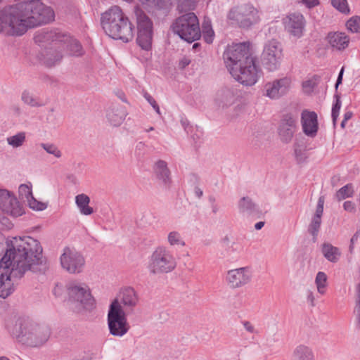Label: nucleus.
I'll list each match as a JSON object with an SVG mask.
<instances>
[{
    "label": "nucleus",
    "instance_id": "f257e3e1",
    "mask_svg": "<svg viewBox=\"0 0 360 360\" xmlns=\"http://www.w3.org/2000/svg\"><path fill=\"white\" fill-rule=\"evenodd\" d=\"M0 259V297L6 298L14 290L15 279L21 278L26 271H41L44 262L40 243L30 236L14 238Z\"/></svg>",
    "mask_w": 360,
    "mask_h": 360
},
{
    "label": "nucleus",
    "instance_id": "f03ea898",
    "mask_svg": "<svg viewBox=\"0 0 360 360\" xmlns=\"http://www.w3.org/2000/svg\"><path fill=\"white\" fill-rule=\"evenodd\" d=\"M53 9L40 0L22 1L0 11V32L9 28L13 36H22L29 29L54 20Z\"/></svg>",
    "mask_w": 360,
    "mask_h": 360
},
{
    "label": "nucleus",
    "instance_id": "7ed1b4c3",
    "mask_svg": "<svg viewBox=\"0 0 360 360\" xmlns=\"http://www.w3.org/2000/svg\"><path fill=\"white\" fill-rule=\"evenodd\" d=\"M223 58L236 80L246 86L257 82L261 71L256 65V58L252 55L250 42L229 46L224 52Z\"/></svg>",
    "mask_w": 360,
    "mask_h": 360
},
{
    "label": "nucleus",
    "instance_id": "20e7f679",
    "mask_svg": "<svg viewBox=\"0 0 360 360\" xmlns=\"http://www.w3.org/2000/svg\"><path fill=\"white\" fill-rule=\"evenodd\" d=\"M8 330L18 342L31 347L44 345L51 334L49 326L25 318H18L14 323L8 325Z\"/></svg>",
    "mask_w": 360,
    "mask_h": 360
},
{
    "label": "nucleus",
    "instance_id": "39448f33",
    "mask_svg": "<svg viewBox=\"0 0 360 360\" xmlns=\"http://www.w3.org/2000/svg\"><path fill=\"white\" fill-rule=\"evenodd\" d=\"M102 27L109 37L129 42L134 37V27L118 6H111L101 15Z\"/></svg>",
    "mask_w": 360,
    "mask_h": 360
},
{
    "label": "nucleus",
    "instance_id": "423d86ee",
    "mask_svg": "<svg viewBox=\"0 0 360 360\" xmlns=\"http://www.w3.org/2000/svg\"><path fill=\"white\" fill-rule=\"evenodd\" d=\"M230 25L242 30L251 29L259 20L258 10L251 4H243L232 7L227 13Z\"/></svg>",
    "mask_w": 360,
    "mask_h": 360
},
{
    "label": "nucleus",
    "instance_id": "0eeeda50",
    "mask_svg": "<svg viewBox=\"0 0 360 360\" xmlns=\"http://www.w3.org/2000/svg\"><path fill=\"white\" fill-rule=\"evenodd\" d=\"M36 43L59 41L63 51L70 56H79L82 54V47L79 41L58 30L43 29L37 32L34 37Z\"/></svg>",
    "mask_w": 360,
    "mask_h": 360
},
{
    "label": "nucleus",
    "instance_id": "6e6552de",
    "mask_svg": "<svg viewBox=\"0 0 360 360\" xmlns=\"http://www.w3.org/2000/svg\"><path fill=\"white\" fill-rule=\"evenodd\" d=\"M176 266V259L172 251L165 246L160 245L148 257L147 269L150 274L158 275L172 271Z\"/></svg>",
    "mask_w": 360,
    "mask_h": 360
},
{
    "label": "nucleus",
    "instance_id": "1a4fd4ad",
    "mask_svg": "<svg viewBox=\"0 0 360 360\" xmlns=\"http://www.w3.org/2000/svg\"><path fill=\"white\" fill-rule=\"evenodd\" d=\"M172 28L174 34L188 43L197 41L201 37L198 19L192 12H188L176 18Z\"/></svg>",
    "mask_w": 360,
    "mask_h": 360
},
{
    "label": "nucleus",
    "instance_id": "9d476101",
    "mask_svg": "<svg viewBox=\"0 0 360 360\" xmlns=\"http://www.w3.org/2000/svg\"><path fill=\"white\" fill-rule=\"evenodd\" d=\"M107 321L109 333L113 336L122 337L130 329L127 314L117 299L114 300L109 306Z\"/></svg>",
    "mask_w": 360,
    "mask_h": 360
},
{
    "label": "nucleus",
    "instance_id": "9b49d317",
    "mask_svg": "<svg viewBox=\"0 0 360 360\" xmlns=\"http://www.w3.org/2000/svg\"><path fill=\"white\" fill-rule=\"evenodd\" d=\"M136 22V43L143 50H149L152 46L153 24L151 19L139 6L134 9Z\"/></svg>",
    "mask_w": 360,
    "mask_h": 360
},
{
    "label": "nucleus",
    "instance_id": "f8f14e48",
    "mask_svg": "<svg viewBox=\"0 0 360 360\" xmlns=\"http://www.w3.org/2000/svg\"><path fill=\"white\" fill-rule=\"evenodd\" d=\"M69 302L75 305L78 311L90 310L95 306V300L89 288L84 283H71L67 287Z\"/></svg>",
    "mask_w": 360,
    "mask_h": 360
},
{
    "label": "nucleus",
    "instance_id": "ddd939ff",
    "mask_svg": "<svg viewBox=\"0 0 360 360\" xmlns=\"http://www.w3.org/2000/svg\"><path fill=\"white\" fill-rule=\"evenodd\" d=\"M282 56V49L279 42L275 39L269 41L264 45L261 56L262 64L268 71H275L280 67Z\"/></svg>",
    "mask_w": 360,
    "mask_h": 360
},
{
    "label": "nucleus",
    "instance_id": "4468645a",
    "mask_svg": "<svg viewBox=\"0 0 360 360\" xmlns=\"http://www.w3.org/2000/svg\"><path fill=\"white\" fill-rule=\"evenodd\" d=\"M60 260L63 269L70 274L82 272L85 265L84 256L76 250L69 247H65L63 249Z\"/></svg>",
    "mask_w": 360,
    "mask_h": 360
},
{
    "label": "nucleus",
    "instance_id": "2eb2a0df",
    "mask_svg": "<svg viewBox=\"0 0 360 360\" xmlns=\"http://www.w3.org/2000/svg\"><path fill=\"white\" fill-rule=\"evenodd\" d=\"M0 209L5 213L17 217L23 213V209L16 197L6 189H0Z\"/></svg>",
    "mask_w": 360,
    "mask_h": 360
},
{
    "label": "nucleus",
    "instance_id": "dca6fc26",
    "mask_svg": "<svg viewBox=\"0 0 360 360\" xmlns=\"http://www.w3.org/2000/svg\"><path fill=\"white\" fill-rule=\"evenodd\" d=\"M39 46H44L45 51L42 53L43 62L47 67H52L60 63L63 58L62 44L59 41L38 43Z\"/></svg>",
    "mask_w": 360,
    "mask_h": 360
},
{
    "label": "nucleus",
    "instance_id": "f3484780",
    "mask_svg": "<svg viewBox=\"0 0 360 360\" xmlns=\"http://www.w3.org/2000/svg\"><path fill=\"white\" fill-rule=\"evenodd\" d=\"M252 278V273L248 267H240L229 270L226 280L232 288H238L248 284Z\"/></svg>",
    "mask_w": 360,
    "mask_h": 360
},
{
    "label": "nucleus",
    "instance_id": "a211bd4d",
    "mask_svg": "<svg viewBox=\"0 0 360 360\" xmlns=\"http://www.w3.org/2000/svg\"><path fill=\"white\" fill-rule=\"evenodd\" d=\"M301 124L303 132L309 137L314 138L319 130L318 116L314 111L304 110L301 113Z\"/></svg>",
    "mask_w": 360,
    "mask_h": 360
},
{
    "label": "nucleus",
    "instance_id": "6ab92c4d",
    "mask_svg": "<svg viewBox=\"0 0 360 360\" xmlns=\"http://www.w3.org/2000/svg\"><path fill=\"white\" fill-rule=\"evenodd\" d=\"M285 30L292 35L300 37L302 34L305 20L300 13H290L283 19Z\"/></svg>",
    "mask_w": 360,
    "mask_h": 360
},
{
    "label": "nucleus",
    "instance_id": "aec40b11",
    "mask_svg": "<svg viewBox=\"0 0 360 360\" xmlns=\"http://www.w3.org/2000/svg\"><path fill=\"white\" fill-rule=\"evenodd\" d=\"M290 82L289 78L283 77L276 79L271 83H267L264 86L266 96L271 98H278L288 92Z\"/></svg>",
    "mask_w": 360,
    "mask_h": 360
},
{
    "label": "nucleus",
    "instance_id": "412c9836",
    "mask_svg": "<svg viewBox=\"0 0 360 360\" xmlns=\"http://www.w3.org/2000/svg\"><path fill=\"white\" fill-rule=\"evenodd\" d=\"M295 130V117L290 113L284 115L278 127V134L281 141L286 143H289L292 140Z\"/></svg>",
    "mask_w": 360,
    "mask_h": 360
},
{
    "label": "nucleus",
    "instance_id": "4be33fe9",
    "mask_svg": "<svg viewBox=\"0 0 360 360\" xmlns=\"http://www.w3.org/2000/svg\"><path fill=\"white\" fill-rule=\"evenodd\" d=\"M153 174L160 184L165 188H170L172 180L171 172L165 160H159L153 165Z\"/></svg>",
    "mask_w": 360,
    "mask_h": 360
},
{
    "label": "nucleus",
    "instance_id": "5701e85b",
    "mask_svg": "<svg viewBox=\"0 0 360 360\" xmlns=\"http://www.w3.org/2000/svg\"><path fill=\"white\" fill-rule=\"evenodd\" d=\"M324 202V197L320 196L318 200L315 214L312 217L311 221L308 227V231L313 236V239L314 241L316 239L321 227V217L323 212Z\"/></svg>",
    "mask_w": 360,
    "mask_h": 360
},
{
    "label": "nucleus",
    "instance_id": "b1692460",
    "mask_svg": "<svg viewBox=\"0 0 360 360\" xmlns=\"http://www.w3.org/2000/svg\"><path fill=\"white\" fill-rule=\"evenodd\" d=\"M120 305L123 306L126 311L131 310L138 302V297L134 288L128 287L122 290L120 293Z\"/></svg>",
    "mask_w": 360,
    "mask_h": 360
},
{
    "label": "nucleus",
    "instance_id": "393cba45",
    "mask_svg": "<svg viewBox=\"0 0 360 360\" xmlns=\"http://www.w3.org/2000/svg\"><path fill=\"white\" fill-rule=\"evenodd\" d=\"M329 44L339 51L345 50L349 45V38L344 32H330L327 36Z\"/></svg>",
    "mask_w": 360,
    "mask_h": 360
},
{
    "label": "nucleus",
    "instance_id": "a878e982",
    "mask_svg": "<svg viewBox=\"0 0 360 360\" xmlns=\"http://www.w3.org/2000/svg\"><path fill=\"white\" fill-rule=\"evenodd\" d=\"M291 360H315V356L311 347L301 344L293 349Z\"/></svg>",
    "mask_w": 360,
    "mask_h": 360
},
{
    "label": "nucleus",
    "instance_id": "bb28decb",
    "mask_svg": "<svg viewBox=\"0 0 360 360\" xmlns=\"http://www.w3.org/2000/svg\"><path fill=\"white\" fill-rule=\"evenodd\" d=\"M239 212L243 214L252 215L259 212L257 205L249 197H243L238 201Z\"/></svg>",
    "mask_w": 360,
    "mask_h": 360
},
{
    "label": "nucleus",
    "instance_id": "cd10ccee",
    "mask_svg": "<svg viewBox=\"0 0 360 360\" xmlns=\"http://www.w3.org/2000/svg\"><path fill=\"white\" fill-rule=\"evenodd\" d=\"M107 119L111 125L117 127L120 125L125 117V112L122 108H110L107 111Z\"/></svg>",
    "mask_w": 360,
    "mask_h": 360
},
{
    "label": "nucleus",
    "instance_id": "c85d7f7f",
    "mask_svg": "<svg viewBox=\"0 0 360 360\" xmlns=\"http://www.w3.org/2000/svg\"><path fill=\"white\" fill-rule=\"evenodd\" d=\"M75 202L82 214L90 215L94 212V209L89 205L90 198L86 194L77 195L75 198Z\"/></svg>",
    "mask_w": 360,
    "mask_h": 360
},
{
    "label": "nucleus",
    "instance_id": "c756f323",
    "mask_svg": "<svg viewBox=\"0 0 360 360\" xmlns=\"http://www.w3.org/2000/svg\"><path fill=\"white\" fill-rule=\"evenodd\" d=\"M323 256L330 262L335 263L340 256V250L329 243H324L322 246Z\"/></svg>",
    "mask_w": 360,
    "mask_h": 360
},
{
    "label": "nucleus",
    "instance_id": "7c9ffc66",
    "mask_svg": "<svg viewBox=\"0 0 360 360\" xmlns=\"http://www.w3.org/2000/svg\"><path fill=\"white\" fill-rule=\"evenodd\" d=\"M233 94L229 89H221L219 90L216 96V101L219 105L227 106L231 105L233 102Z\"/></svg>",
    "mask_w": 360,
    "mask_h": 360
},
{
    "label": "nucleus",
    "instance_id": "2f4dec72",
    "mask_svg": "<svg viewBox=\"0 0 360 360\" xmlns=\"http://www.w3.org/2000/svg\"><path fill=\"white\" fill-rule=\"evenodd\" d=\"M334 102L332 106V110H331V117L333 122V124L335 125L336 124V122L338 120L340 110L341 108L342 105V101H341V97L340 94L338 93H335L333 96Z\"/></svg>",
    "mask_w": 360,
    "mask_h": 360
},
{
    "label": "nucleus",
    "instance_id": "473e14b6",
    "mask_svg": "<svg viewBox=\"0 0 360 360\" xmlns=\"http://www.w3.org/2000/svg\"><path fill=\"white\" fill-rule=\"evenodd\" d=\"M327 279V275L323 271H319L316 276L315 283L316 285L318 292L321 295H323L326 292Z\"/></svg>",
    "mask_w": 360,
    "mask_h": 360
},
{
    "label": "nucleus",
    "instance_id": "72a5a7b5",
    "mask_svg": "<svg viewBox=\"0 0 360 360\" xmlns=\"http://www.w3.org/2000/svg\"><path fill=\"white\" fill-rule=\"evenodd\" d=\"M202 34V37L207 44H210L212 43L214 37V32L212 30L210 22H203Z\"/></svg>",
    "mask_w": 360,
    "mask_h": 360
},
{
    "label": "nucleus",
    "instance_id": "f704fd0d",
    "mask_svg": "<svg viewBox=\"0 0 360 360\" xmlns=\"http://www.w3.org/2000/svg\"><path fill=\"white\" fill-rule=\"evenodd\" d=\"M26 135L25 132H19L15 135L7 138L8 145L13 148H18L23 145L25 141Z\"/></svg>",
    "mask_w": 360,
    "mask_h": 360
},
{
    "label": "nucleus",
    "instance_id": "c9c22d12",
    "mask_svg": "<svg viewBox=\"0 0 360 360\" xmlns=\"http://www.w3.org/2000/svg\"><path fill=\"white\" fill-rule=\"evenodd\" d=\"M354 193L353 186L352 184H348L345 186L340 188L336 193V197L338 200H344L347 198L352 196Z\"/></svg>",
    "mask_w": 360,
    "mask_h": 360
},
{
    "label": "nucleus",
    "instance_id": "e433bc0d",
    "mask_svg": "<svg viewBox=\"0 0 360 360\" xmlns=\"http://www.w3.org/2000/svg\"><path fill=\"white\" fill-rule=\"evenodd\" d=\"M18 193L20 198L22 201L27 202V200L32 195V186L21 184L18 188Z\"/></svg>",
    "mask_w": 360,
    "mask_h": 360
},
{
    "label": "nucleus",
    "instance_id": "4c0bfd02",
    "mask_svg": "<svg viewBox=\"0 0 360 360\" xmlns=\"http://www.w3.org/2000/svg\"><path fill=\"white\" fill-rule=\"evenodd\" d=\"M21 99L25 103L32 107H39L42 105L41 103H40L30 92L27 91H24L22 93Z\"/></svg>",
    "mask_w": 360,
    "mask_h": 360
},
{
    "label": "nucleus",
    "instance_id": "58836bf2",
    "mask_svg": "<svg viewBox=\"0 0 360 360\" xmlns=\"http://www.w3.org/2000/svg\"><path fill=\"white\" fill-rule=\"evenodd\" d=\"M178 3V10L180 12H187L194 10L195 8V2L194 0H180Z\"/></svg>",
    "mask_w": 360,
    "mask_h": 360
},
{
    "label": "nucleus",
    "instance_id": "ea45409f",
    "mask_svg": "<svg viewBox=\"0 0 360 360\" xmlns=\"http://www.w3.org/2000/svg\"><path fill=\"white\" fill-rule=\"evenodd\" d=\"M40 146L44 150H45L46 153L54 155L57 158H59L62 156L61 151L56 145L53 143H40Z\"/></svg>",
    "mask_w": 360,
    "mask_h": 360
},
{
    "label": "nucleus",
    "instance_id": "a19ab883",
    "mask_svg": "<svg viewBox=\"0 0 360 360\" xmlns=\"http://www.w3.org/2000/svg\"><path fill=\"white\" fill-rule=\"evenodd\" d=\"M346 26L353 33L360 32V17L354 16L351 18L347 20Z\"/></svg>",
    "mask_w": 360,
    "mask_h": 360
},
{
    "label": "nucleus",
    "instance_id": "79ce46f5",
    "mask_svg": "<svg viewBox=\"0 0 360 360\" xmlns=\"http://www.w3.org/2000/svg\"><path fill=\"white\" fill-rule=\"evenodd\" d=\"M167 239L170 245H185V242L182 240L180 233L177 231H172L169 233Z\"/></svg>",
    "mask_w": 360,
    "mask_h": 360
},
{
    "label": "nucleus",
    "instance_id": "37998d69",
    "mask_svg": "<svg viewBox=\"0 0 360 360\" xmlns=\"http://www.w3.org/2000/svg\"><path fill=\"white\" fill-rule=\"evenodd\" d=\"M30 207L34 210L42 211L46 208V205L37 200L33 195L27 200Z\"/></svg>",
    "mask_w": 360,
    "mask_h": 360
},
{
    "label": "nucleus",
    "instance_id": "c03bdc74",
    "mask_svg": "<svg viewBox=\"0 0 360 360\" xmlns=\"http://www.w3.org/2000/svg\"><path fill=\"white\" fill-rule=\"evenodd\" d=\"M332 5L340 11L345 13L347 9V0H331Z\"/></svg>",
    "mask_w": 360,
    "mask_h": 360
},
{
    "label": "nucleus",
    "instance_id": "a18cd8bd",
    "mask_svg": "<svg viewBox=\"0 0 360 360\" xmlns=\"http://www.w3.org/2000/svg\"><path fill=\"white\" fill-rule=\"evenodd\" d=\"M143 96L146 100L151 105L155 112L158 114H160L159 105L155 100L147 92L144 93Z\"/></svg>",
    "mask_w": 360,
    "mask_h": 360
},
{
    "label": "nucleus",
    "instance_id": "49530a36",
    "mask_svg": "<svg viewBox=\"0 0 360 360\" xmlns=\"http://www.w3.org/2000/svg\"><path fill=\"white\" fill-rule=\"evenodd\" d=\"M359 236H360V229L359 231H357L354 234V236L352 237V238L350 240V245L349 247V250L350 253H352L354 244L358 241Z\"/></svg>",
    "mask_w": 360,
    "mask_h": 360
},
{
    "label": "nucleus",
    "instance_id": "de8ad7c7",
    "mask_svg": "<svg viewBox=\"0 0 360 360\" xmlns=\"http://www.w3.org/2000/svg\"><path fill=\"white\" fill-rule=\"evenodd\" d=\"M72 360H91V354L89 352L84 351L81 352V354L75 356Z\"/></svg>",
    "mask_w": 360,
    "mask_h": 360
},
{
    "label": "nucleus",
    "instance_id": "09e8293b",
    "mask_svg": "<svg viewBox=\"0 0 360 360\" xmlns=\"http://www.w3.org/2000/svg\"><path fill=\"white\" fill-rule=\"evenodd\" d=\"M343 207L345 211L349 212H354L356 210V205L355 204L349 200L345 201L343 204Z\"/></svg>",
    "mask_w": 360,
    "mask_h": 360
},
{
    "label": "nucleus",
    "instance_id": "8fccbe9b",
    "mask_svg": "<svg viewBox=\"0 0 360 360\" xmlns=\"http://www.w3.org/2000/svg\"><path fill=\"white\" fill-rule=\"evenodd\" d=\"M243 325L245 329L248 332H249L250 333H257L255 329V327L252 326V324L250 321H243Z\"/></svg>",
    "mask_w": 360,
    "mask_h": 360
},
{
    "label": "nucleus",
    "instance_id": "3c124183",
    "mask_svg": "<svg viewBox=\"0 0 360 360\" xmlns=\"http://www.w3.org/2000/svg\"><path fill=\"white\" fill-rule=\"evenodd\" d=\"M316 86V84L315 82H314L312 79H309L307 81L303 82L302 86L303 88H309L311 89H314V87Z\"/></svg>",
    "mask_w": 360,
    "mask_h": 360
},
{
    "label": "nucleus",
    "instance_id": "603ef678",
    "mask_svg": "<svg viewBox=\"0 0 360 360\" xmlns=\"http://www.w3.org/2000/svg\"><path fill=\"white\" fill-rule=\"evenodd\" d=\"M308 8H313L319 4V0H302Z\"/></svg>",
    "mask_w": 360,
    "mask_h": 360
},
{
    "label": "nucleus",
    "instance_id": "864d4df0",
    "mask_svg": "<svg viewBox=\"0 0 360 360\" xmlns=\"http://www.w3.org/2000/svg\"><path fill=\"white\" fill-rule=\"evenodd\" d=\"M200 178L199 176L195 174H191L189 175V181L193 184H198L199 183Z\"/></svg>",
    "mask_w": 360,
    "mask_h": 360
},
{
    "label": "nucleus",
    "instance_id": "5fc2aeb1",
    "mask_svg": "<svg viewBox=\"0 0 360 360\" xmlns=\"http://www.w3.org/2000/svg\"><path fill=\"white\" fill-rule=\"evenodd\" d=\"M194 193L198 198H201L203 195L202 191L198 186L194 188Z\"/></svg>",
    "mask_w": 360,
    "mask_h": 360
},
{
    "label": "nucleus",
    "instance_id": "6e6d98bb",
    "mask_svg": "<svg viewBox=\"0 0 360 360\" xmlns=\"http://www.w3.org/2000/svg\"><path fill=\"white\" fill-rule=\"evenodd\" d=\"M181 124L182 127H184L185 131H187L188 127H189V122L186 118H181Z\"/></svg>",
    "mask_w": 360,
    "mask_h": 360
},
{
    "label": "nucleus",
    "instance_id": "4d7b16f0",
    "mask_svg": "<svg viewBox=\"0 0 360 360\" xmlns=\"http://www.w3.org/2000/svg\"><path fill=\"white\" fill-rule=\"evenodd\" d=\"M352 116H353V112L352 111H350V110L345 111V114H344L343 120H345V121H348L352 117Z\"/></svg>",
    "mask_w": 360,
    "mask_h": 360
},
{
    "label": "nucleus",
    "instance_id": "13d9d810",
    "mask_svg": "<svg viewBox=\"0 0 360 360\" xmlns=\"http://www.w3.org/2000/svg\"><path fill=\"white\" fill-rule=\"evenodd\" d=\"M145 148V143L143 142H139L137 143L136 146V153L138 151L141 152V150H144Z\"/></svg>",
    "mask_w": 360,
    "mask_h": 360
},
{
    "label": "nucleus",
    "instance_id": "bf43d9fd",
    "mask_svg": "<svg viewBox=\"0 0 360 360\" xmlns=\"http://www.w3.org/2000/svg\"><path fill=\"white\" fill-rule=\"evenodd\" d=\"M11 108L17 115H20V114L21 110H20V108L19 107L18 105H11Z\"/></svg>",
    "mask_w": 360,
    "mask_h": 360
},
{
    "label": "nucleus",
    "instance_id": "052dcab7",
    "mask_svg": "<svg viewBox=\"0 0 360 360\" xmlns=\"http://www.w3.org/2000/svg\"><path fill=\"white\" fill-rule=\"evenodd\" d=\"M307 300L311 302V306L314 305V297L311 292L307 296Z\"/></svg>",
    "mask_w": 360,
    "mask_h": 360
},
{
    "label": "nucleus",
    "instance_id": "680f3d73",
    "mask_svg": "<svg viewBox=\"0 0 360 360\" xmlns=\"http://www.w3.org/2000/svg\"><path fill=\"white\" fill-rule=\"evenodd\" d=\"M342 82V76H338V78H337V80H336V82H335V89L337 90L339 85L341 84Z\"/></svg>",
    "mask_w": 360,
    "mask_h": 360
},
{
    "label": "nucleus",
    "instance_id": "e2e57ef3",
    "mask_svg": "<svg viewBox=\"0 0 360 360\" xmlns=\"http://www.w3.org/2000/svg\"><path fill=\"white\" fill-rule=\"evenodd\" d=\"M264 226V221H259V222L255 224V228L257 230H260Z\"/></svg>",
    "mask_w": 360,
    "mask_h": 360
},
{
    "label": "nucleus",
    "instance_id": "0e129e2a",
    "mask_svg": "<svg viewBox=\"0 0 360 360\" xmlns=\"http://www.w3.org/2000/svg\"><path fill=\"white\" fill-rule=\"evenodd\" d=\"M212 211L214 214H216L219 211V207L217 204H213L211 205Z\"/></svg>",
    "mask_w": 360,
    "mask_h": 360
},
{
    "label": "nucleus",
    "instance_id": "69168bd1",
    "mask_svg": "<svg viewBox=\"0 0 360 360\" xmlns=\"http://www.w3.org/2000/svg\"><path fill=\"white\" fill-rule=\"evenodd\" d=\"M201 46L200 44V43H195L193 45V49L196 51L197 49H198Z\"/></svg>",
    "mask_w": 360,
    "mask_h": 360
},
{
    "label": "nucleus",
    "instance_id": "338daca9",
    "mask_svg": "<svg viewBox=\"0 0 360 360\" xmlns=\"http://www.w3.org/2000/svg\"><path fill=\"white\" fill-rule=\"evenodd\" d=\"M215 198L212 195L210 196L209 197V201L211 203V205H213V204H215Z\"/></svg>",
    "mask_w": 360,
    "mask_h": 360
},
{
    "label": "nucleus",
    "instance_id": "774afa93",
    "mask_svg": "<svg viewBox=\"0 0 360 360\" xmlns=\"http://www.w3.org/2000/svg\"><path fill=\"white\" fill-rule=\"evenodd\" d=\"M347 122V121H345V120H342V121L341 122V124H340L342 128H345V127Z\"/></svg>",
    "mask_w": 360,
    "mask_h": 360
}]
</instances>
